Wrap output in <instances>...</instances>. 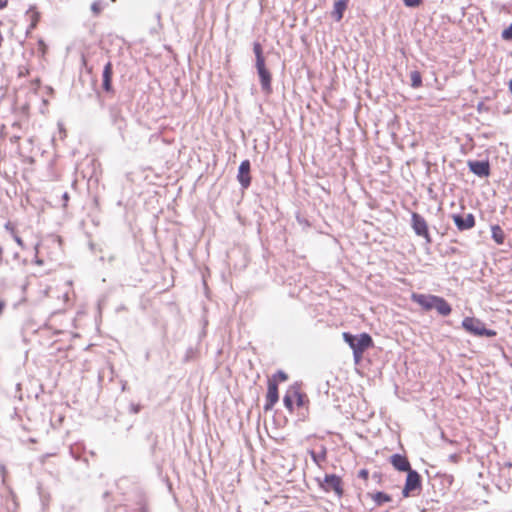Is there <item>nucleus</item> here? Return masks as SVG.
I'll return each mask as SVG.
<instances>
[{"label":"nucleus","instance_id":"1","mask_svg":"<svg viewBox=\"0 0 512 512\" xmlns=\"http://www.w3.org/2000/svg\"><path fill=\"white\" fill-rule=\"evenodd\" d=\"M344 342L351 348L353 360L355 364H359L363 358L364 352L374 346V341L369 333L362 332L360 334H352L351 332H343Z\"/></svg>","mask_w":512,"mask_h":512},{"label":"nucleus","instance_id":"2","mask_svg":"<svg viewBox=\"0 0 512 512\" xmlns=\"http://www.w3.org/2000/svg\"><path fill=\"white\" fill-rule=\"evenodd\" d=\"M253 52L255 54V68L259 77L261 90L264 94L272 93V75L265 64L262 45L259 42L253 43Z\"/></svg>","mask_w":512,"mask_h":512},{"label":"nucleus","instance_id":"3","mask_svg":"<svg viewBox=\"0 0 512 512\" xmlns=\"http://www.w3.org/2000/svg\"><path fill=\"white\" fill-rule=\"evenodd\" d=\"M461 326L467 333L476 337L493 338L497 335L495 330L487 328L484 322L476 317H465Z\"/></svg>","mask_w":512,"mask_h":512},{"label":"nucleus","instance_id":"4","mask_svg":"<svg viewBox=\"0 0 512 512\" xmlns=\"http://www.w3.org/2000/svg\"><path fill=\"white\" fill-rule=\"evenodd\" d=\"M422 490V477L414 469L406 472V479L402 489V498H408L412 495L419 494Z\"/></svg>","mask_w":512,"mask_h":512},{"label":"nucleus","instance_id":"5","mask_svg":"<svg viewBox=\"0 0 512 512\" xmlns=\"http://www.w3.org/2000/svg\"><path fill=\"white\" fill-rule=\"evenodd\" d=\"M411 226L417 236L423 237L427 244L432 243V238L429 234L428 224L421 214L417 212H413L411 214Z\"/></svg>","mask_w":512,"mask_h":512},{"label":"nucleus","instance_id":"6","mask_svg":"<svg viewBox=\"0 0 512 512\" xmlns=\"http://www.w3.org/2000/svg\"><path fill=\"white\" fill-rule=\"evenodd\" d=\"M111 124L119 131L121 138L124 140V130L127 126L126 119L123 116L119 105H110L108 108Z\"/></svg>","mask_w":512,"mask_h":512},{"label":"nucleus","instance_id":"7","mask_svg":"<svg viewBox=\"0 0 512 512\" xmlns=\"http://www.w3.org/2000/svg\"><path fill=\"white\" fill-rule=\"evenodd\" d=\"M321 487L325 491H334L338 497H342L344 490L342 487V478L336 474H326Z\"/></svg>","mask_w":512,"mask_h":512},{"label":"nucleus","instance_id":"8","mask_svg":"<svg viewBox=\"0 0 512 512\" xmlns=\"http://www.w3.org/2000/svg\"><path fill=\"white\" fill-rule=\"evenodd\" d=\"M469 171L480 178H487L491 174V167L488 160H468Z\"/></svg>","mask_w":512,"mask_h":512},{"label":"nucleus","instance_id":"9","mask_svg":"<svg viewBox=\"0 0 512 512\" xmlns=\"http://www.w3.org/2000/svg\"><path fill=\"white\" fill-rule=\"evenodd\" d=\"M279 401L278 383L274 380L267 381L266 401L264 404V411L268 412L273 409L275 404Z\"/></svg>","mask_w":512,"mask_h":512},{"label":"nucleus","instance_id":"10","mask_svg":"<svg viewBox=\"0 0 512 512\" xmlns=\"http://www.w3.org/2000/svg\"><path fill=\"white\" fill-rule=\"evenodd\" d=\"M251 163L248 159L241 161L238 167L237 181L243 190L248 189L251 185Z\"/></svg>","mask_w":512,"mask_h":512},{"label":"nucleus","instance_id":"11","mask_svg":"<svg viewBox=\"0 0 512 512\" xmlns=\"http://www.w3.org/2000/svg\"><path fill=\"white\" fill-rule=\"evenodd\" d=\"M451 218L459 231L470 230L475 226V216L472 213L466 215L454 213Z\"/></svg>","mask_w":512,"mask_h":512},{"label":"nucleus","instance_id":"12","mask_svg":"<svg viewBox=\"0 0 512 512\" xmlns=\"http://www.w3.org/2000/svg\"><path fill=\"white\" fill-rule=\"evenodd\" d=\"M390 464L393 466V468L399 472H408L412 470L411 464L407 458V456L395 453L392 454L389 458Z\"/></svg>","mask_w":512,"mask_h":512},{"label":"nucleus","instance_id":"13","mask_svg":"<svg viewBox=\"0 0 512 512\" xmlns=\"http://www.w3.org/2000/svg\"><path fill=\"white\" fill-rule=\"evenodd\" d=\"M436 297L437 295L422 293H413L411 295L412 301L420 305L426 311L433 309L434 300L436 299Z\"/></svg>","mask_w":512,"mask_h":512},{"label":"nucleus","instance_id":"14","mask_svg":"<svg viewBox=\"0 0 512 512\" xmlns=\"http://www.w3.org/2000/svg\"><path fill=\"white\" fill-rule=\"evenodd\" d=\"M112 76H113V65L110 61H108L104 65L103 72H102V88L107 93L113 92Z\"/></svg>","mask_w":512,"mask_h":512},{"label":"nucleus","instance_id":"15","mask_svg":"<svg viewBox=\"0 0 512 512\" xmlns=\"http://www.w3.org/2000/svg\"><path fill=\"white\" fill-rule=\"evenodd\" d=\"M25 16L27 20L30 22L26 30V33L29 34L32 30H34L37 27V24L40 21V13L37 11L36 6L31 5L27 9Z\"/></svg>","mask_w":512,"mask_h":512},{"label":"nucleus","instance_id":"16","mask_svg":"<svg viewBox=\"0 0 512 512\" xmlns=\"http://www.w3.org/2000/svg\"><path fill=\"white\" fill-rule=\"evenodd\" d=\"M433 309H435L439 315L444 317L450 315L452 312V306L449 304V302L445 298L438 295L434 300Z\"/></svg>","mask_w":512,"mask_h":512},{"label":"nucleus","instance_id":"17","mask_svg":"<svg viewBox=\"0 0 512 512\" xmlns=\"http://www.w3.org/2000/svg\"><path fill=\"white\" fill-rule=\"evenodd\" d=\"M349 0H336L333 5L332 17L335 21H340L343 18L344 12L347 9Z\"/></svg>","mask_w":512,"mask_h":512},{"label":"nucleus","instance_id":"18","mask_svg":"<svg viewBox=\"0 0 512 512\" xmlns=\"http://www.w3.org/2000/svg\"><path fill=\"white\" fill-rule=\"evenodd\" d=\"M291 389L293 392V396L296 399V405L299 408H304L309 402L307 395L305 393L301 392L299 387L296 384L292 385Z\"/></svg>","mask_w":512,"mask_h":512},{"label":"nucleus","instance_id":"19","mask_svg":"<svg viewBox=\"0 0 512 512\" xmlns=\"http://www.w3.org/2000/svg\"><path fill=\"white\" fill-rule=\"evenodd\" d=\"M309 455L312 461L320 466L322 462H324L327 458V448L324 445H321L320 451L316 452L314 450H309Z\"/></svg>","mask_w":512,"mask_h":512},{"label":"nucleus","instance_id":"20","mask_svg":"<svg viewBox=\"0 0 512 512\" xmlns=\"http://www.w3.org/2000/svg\"><path fill=\"white\" fill-rule=\"evenodd\" d=\"M491 238L498 245H502L504 243L505 233H504L503 229L498 224L491 226Z\"/></svg>","mask_w":512,"mask_h":512},{"label":"nucleus","instance_id":"21","mask_svg":"<svg viewBox=\"0 0 512 512\" xmlns=\"http://www.w3.org/2000/svg\"><path fill=\"white\" fill-rule=\"evenodd\" d=\"M369 495L377 506H381L384 503L390 502L392 500L391 496L383 491H377Z\"/></svg>","mask_w":512,"mask_h":512},{"label":"nucleus","instance_id":"22","mask_svg":"<svg viewBox=\"0 0 512 512\" xmlns=\"http://www.w3.org/2000/svg\"><path fill=\"white\" fill-rule=\"evenodd\" d=\"M292 389L290 388L283 397V404L285 408L292 413L294 411V400Z\"/></svg>","mask_w":512,"mask_h":512},{"label":"nucleus","instance_id":"23","mask_svg":"<svg viewBox=\"0 0 512 512\" xmlns=\"http://www.w3.org/2000/svg\"><path fill=\"white\" fill-rule=\"evenodd\" d=\"M411 87L419 88L422 86V75L418 70H414L410 73Z\"/></svg>","mask_w":512,"mask_h":512},{"label":"nucleus","instance_id":"24","mask_svg":"<svg viewBox=\"0 0 512 512\" xmlns=\"http://www.w3.org/2000/svg\"><path fill=\"white\" fill-rule=\"evenodd\" d=\"M287 379H288V375L283 370H278L276 373H274L272 375L271 378H268V380H274L276 383H278V381L284 382Z\"/></svg>","mask_w":512,"mask_h":512},{"label":"nucleus","instance_id":"25","mask_svg":"<svg viewBox=\"0 0 512 512\" xmlns=\"http://www.w3.org/2000/svg\"><path fill=\"white\" fill-rule=\"evenodd\" d=\"M81 446L80 445H72L70 447V455L75 459V460H80L81 459Z\"/></svg>","mask_w":512,"mask_h":512},{"label":"nucleus","instance_id":"26","mask_svg":"<svg viewBox=\"0 0 512 512\" xmlns=\"http://www.w3.org/2000/svg\"><path fill=\"white\" fill-rule=\"evenodd\" d=\"M102 10H103V3H102V1H100V0L94 1L91 4V11L93 12V14L95 16L99 15Z\"/></svg>","mask_w":512,"mask_h":512},{"label":"nucleus","instance_id":"27","mask_svg":"<svg viewBox=\"0 0 512 512\" xmlns=\"http://www.w3.org/2000/svg\"><path fill=\"white\" fill-rule=\"evenodd\" d=\"M501 37L505 41H512V26H508L501 32Z\"/></svg>","mask_w":512,"mask_h":512},{"label":"nucleus","instance_id":"28","mask_svg":"<svg viewBox=\"0 0 512 512\" xmlns=\"http://www.w3.org/2000/svg\"><path fill=\"white\" fill-rule=\"evenodd\" d=\"M195 355V349L193 347L187 348L183 362H189Z\"/></svg>","mask_w":512,"mask_h":512},{"label":"nucleus","instance_id":"29","mask_svg":"<svg viewBox=\"0 0 512 512\" xmlns=\"http://www.w3.org/2000/svg\"><path fill=\"white\" fill-rule=\"evenodd\" d=\"M403 2L407 7L415 8L422 3V0H403Z\"/></svg>","mask_w":512,"mask_h":512},{"label":"nucleus","instance_id":"30","mask_svg":"<svg viewBox=\"0 0 512 512\" xmlns=\"http://www.w3.org/2000/svg\"><path fill=\"white\" fill-rule=\"evenodd\" d=\"M142 409V406L140 404H136V403H131L129 405V412L130 413H133V414H137L141 411Z\"/></svg>","mask_w":512,"mask_h":512},{"label":"nucleus","instance_id":"31","mask_svg":"<svg viewBox=\"0 0 512 512\" xmlns=\"http://www.w3.org/2000/svg\"><path fill=\"white\" fill-rule=\"evenodd\" d=\"M147 440H152V447H151V450H152V452H154V451H155V448H156V445H157V437H156V436H155V437H153V433L151 432V433H149V434L147 435Z\"/></svg>","mask_w":512,"mask_h":512},{"label":"nucleus","instance_id":"32","mask_svg":"<svg viewBox=\"0 0 512 512\" xmlns=\"http://www.w3.org/2000/svg\"><path fill=\"white\" fill-rule=\"evenodd\" d=\"M358 477L361 478V479H364V480H367L368 477H369V471L368 469H361L359 472H358Z\"/></svg>","mask_w":512,"mask_h":512},{"label":"nucleus","instance_id":"33","mask_svg":"<svg viewBox=\"0 0 512 512\" xmlns=\"http://www.w3.org/2000/svg\"><path fill=\"white\" fill-rule=\"evenodd\" d=\"M137 511L138 512H149L147 504L145 503V501H140L138 503Z\"/></svg>","mask_w":512,"mask_h":512},{"label":"nucleus","instance_id":"34","mask_svg":"<svg viewBox=\"0 0 512 512\" xmlns=\"http://www.w3.org/2000/svg\"><path fill=\"white\" fill-rule=\"evenodd\" d=\"M448 460H449L450 462L457 463V462H459V460H460V456H459L458 454H456V453H453V454H450V455L448 456Z\"/></svg>","mask_w":512,"mask_h":512},{"label":"nucleus","instance_id":"35","mask_svg":"<svg viewBox=\"0 0 512 512\" xmlns=\"http://www.w3.org/2000/svg\"><path fill=\"white\" fill-rule=\"evenodd\" d=\"M12 236H13V238H14L15 242H16L19 246H21V247H23V246H24V243H23L22 238H21V237H19V236L16 234V232H14V233L12 234Z\"/></svg>","mask_w":512,"mask_h":512},{"label":"nucleus","instance_id":"36","mask_svg":"<svg viewBox=\"0 0 512 512\" xmlns=\"http://www.w3.org/2000/svg\"><path fill=\"white\" fill-rule=\"evenodd\" d=\"M61 197H62V200H63V207H66L67 203H68V201L70 199L69 193L68 192H64Z\"/></svg>","mask_w":512,"mask_h":512},{"label":"nucleus","instance_id":"37","mask_svg":"<svg viewBox=\"0 0 512 512\" xmlns=\"http://www.w3.org/2000/svg\"><path fill=\"white\" fill-rule=\"evenodd\" d=\"M5 229L7 231H9L11 234H13L15 232V227H14V225L11 222H7L5 224Z\"/></svg>","mask_w":512,"mask_h":512},{"label":"nucleus","instance_id":"38","mask_svg":"<svg viewBox=\"0 0 512 512\" xmlns=\"http://www.w3.org/2000/svg\"><path fill=\"white\" fill-rule=\"evenodd\" d=\"M5 307H6L5 301L0 300V316L3 314Z\"/></svg>","mask_w":512,"mask_h":512},{"label":"nucleus","instance_id":"39","mask_svg":"<svg viewBox=\"0 0 512 512\" xmlns=\"http://www.w3.org/2000/svg\"><path fill=\"white\" fill-rule=\"evenodd\" d=\"M486 109L485 105L483 102H479L478 105H477V110L479 112H481L482 110Z\"/></svg>","mask_w":512,"mask_h":512},{"label":"nucleus","instance_id":"40","mask_svg":"<svg viewBox=\"0 0 512 512\" xmlns=\"http://www.w3.org/2000/svg\"><path fill=\"white\" fill-rule=\"evenodd\" d=\"M8 4L7 0H0V10L5 8Z\"/></svg>","mask_w":512,"mask_h":512},{"label":"nucleus","instance_id":"41","mask_svg":"<svg viewBox=\"0 0 512 512\" xmlns=\"http://www.w3.org/2000/svg\"><path fill=\"white\" fill-rule=\"evenodd\" d=\"M38 44L42 48L43 51L46 49V44H45L44 40L40 39L38 41Z\"/></svg>","mask_w":512,"mask_h":512},{"label":"nucleus","instance_id":"42","mask_svg":"<svg viewBox=\"0 0 512 512\" xmlns=\"http://www.w3.org/2000/svg\"><path fill=\"white\" fill-rule=\"evenodd\" d=\"M121 389L122 391H125L127 389V381L121 380Z\"/></svg>","mask_w":512,"mask_h":512},{"label":"nucleus","instance_id":"43","mask_svg":"<svg viewBox=\"0 0 512 512\" xmlns=\"http://www.w3.org/2000/svg\"><path fill=\"white\" fill-rule=\"evenodd\" d=\"M34 262H35L36 264H38V265H43V263H44V262H43V260H42V259H40V258H38V257H35Z\"/></svg>","mask_w":512,"mask_h":512},{"label":"nucleus","instance_id":"44","mask_svg":"<svg viewBox=\"0 0 512 512\" xmlns=\"http://www.w3.org/2000/svg\"><path fill=\"white\" fill-rule=\"evenodd\" d=\"M447 481H449V483L451 484V483H452V481H453V476H451V475H450V476H448Z\"/></svg>","mask_w":512,"mask_h":512},{"label":"nucleus","instance_id":"45","mask_svg":"<svg viewBox=\"0 0 512 512\" xmlns=\"http://www.w3.org/2000/svg\"><path fill=\"white\" fill-rule=\"evenodd\" d=\"M29 441L32 442V443L36 442V440L34 438H30Z\"/></svg>","mask_w":512,"mask_h":512},{"label":"nucleus","instance_id":"46","mask_svg":"<svg viewBox=\"0 0 512 512\" xmlns=\"http://www.w3.org/2000/svg\"><path fill=\"white\" fill-rule=\"evenodd\" d=\"M298 222L304 223V220H301L300 218H297Z\"/></svg>","mask_w":512,"mask_h":512},{"label":"nucleus","instance_id":"47","mask_svg":"<svg viewBox=\"0 0 512 512\" xmlns=\"http://www.w3.org/2000/svg\"><path fill=\"white\" fill-rule=\"evenodd\" d=\"M298 222L304 223V220H301L300 218H297Z\"/></svg>","mask_w":512,"mask_h":512},{"label":"nucleus","instance_id":"48","mask_svg":"<svg viewBox=\"0 0 512 512\" xmlns=\"http://www.w3.org/2000/svg\"><path fill=\"white\" fill-rule=\"evenodd\" d=\"M298 222L304 223V220H301L300 218H297Z\"/></svg>","mask_w":512,"mask_h":512},{"label":"nucleus","instance_id":"49","mask_svg":"<svg viewBox=\"0 0 512 512\" xmlns=\"http://www.w3.org/2000/svg\"><path fill=\"white\" fill-rule=\"evenodd\" d=\"M451 252L455 253L456 252V248H451Z\"/></svg>","mask_w":512,"mask_h":512},{"label":"nucleus","instance_id":"50","mask_svg":"<svg viewBox=\"0 0 512 512\" xmlns=\"http://www.w3.org/2000/svg\"><path fill=\"white\" fill-rule=\"evenodd\" d=\"M508 466L512 467V463H509Z\"/></svg>","mask_w":512,"mask_h":512},{"label":"nucleus","instance_id":"51","mask_svg":"<svg viewBox=\"0 0 512 512\" xmlns=\"http://www.w3.org/2000/svg\"><path fill=\"white\" fill-rule=\"evenodd\" d=\"M510 25L512 26V23Z\"/></svg>","mask_w":512,"mask_h":512}]
</instances>
